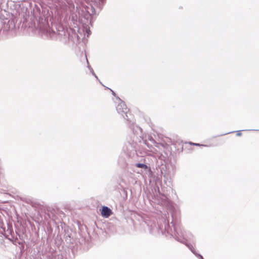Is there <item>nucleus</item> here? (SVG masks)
<instances>
[{
  "mask_svg": "<svg viewBox=\"0 0 259 259\" xmlns=\"http://www.w3.org/2000/svg\"><path fill=\"white\" fill-rule=\"evenodd\" d=\"M112 214V210L109 208L107 206H103L102 211H101V214L103 217L105 218H108L109 216H110Z\"/></svg>",
  "mask_w": 259,
  "mask_h": 259,
  "instance_id": "obj_2",
  "label": "nucleus"
},
{
  "mask_svg": "<svg viewBox=\"0 0 259 259\" xmlns=\"http://www.w3.org/2000/svg\"><path fill=\"white\" fill-rule=\"evenodd\" d=\"M112 94H113V95H115V93H114L113 91H112Z\"/></svg>",
  "mask_w": 259,
  "mask_h": 259,
  "instance_id": "obj_4",
  "label": "nucleus"
},
{
  "mask_svg": "<svg viewBox=\"0 0 259 259\" xmlns=\"http://www.w3.org/2000/svg\"><path fill=\"white\" fill-rule=\"evenodd\" d=\"M193 145H198L199 144H193Z\"/></svg>",
  "mask_w": 259,
  "mask_h": 259,
  "instance_id": "obj_5",
  "label": "nucleus"
},
{
  "mask_svg": "<svg viewBox=\"0 0 259 259\" xmlns=\"http://www.w3.org/2000/svg\"><path fill=\"white\" fill-rule=\"evenodd\" d=\"M116 110L118 113L121 114L124 118L129 120L128 114L130 113V110L124 103L118 104L116 107Z\"/></svg>",
  "mask_w": 259,
  "mask_h": 259,
  "instance_id": "obj_1",
  "label": "nucleus"
},
{
  "mask_svg": "<svg viewBox=\"0 0 259 259\" xmlns=\"http://www.w3.org/2000/svg\"><path fill=\"white\" fill-rule=\"evenodd\" d=\"M136 166L137 167L142 168H144V169H147V168H148V166L146 164H143V163H137L136 164Z\"/></svg>",
  "mask_w": 259,
  "mask_h": 259,
  "instance_id": "obj_3",
  "label": "nucleus"
}]
</instances>
